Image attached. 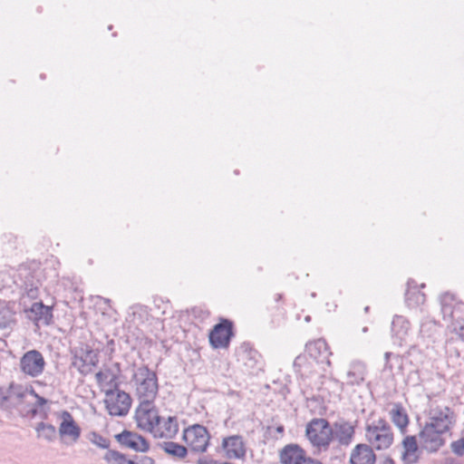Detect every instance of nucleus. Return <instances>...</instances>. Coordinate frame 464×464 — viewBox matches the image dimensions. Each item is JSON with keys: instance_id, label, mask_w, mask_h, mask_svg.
Returning <instances> with one entry per match:
<instances>
[{"instance_id": "obj_1", "label": "nucleus", "mask_w": 464, "mask_h": 464, "mask_svg": "<svg viewBox=\"0 0 464 464\" xmlns=\"http://www.w3.org/2000/svg\"><path fill=\"white\" fill-rule=\"evenodd\" d=\"M140 401H154L159 392V382L156 372L148 365L138 367L131 377Z\"/></svg>"}, {"instance_id": "obj_2", "label": "nucleus", "mask_w": 464, "mask_h": 464, "mask_svg": "<svg viewBox=\"0 0 464 464\" xmlns=\"http://www.w3.org/2000/svg\"><path fill=\"white\" fill-rule=\"evenodd\" d=\"M440 311L445 321H450L452 331L464 338V303L450 293L440 296Z\"/></svg>"}, {"instance_id": "obj_3", "label": "nucleus", "mask_w": 464, "mask_h": 464, "mask_svg": "<svg viewBox=\"0 0 464 464\" xmlns=\"http://www.w3.org/2000/svg\"><path fill=\"white\" fill-rule=\"evenodd\" d=\"M117 377L112 375L108 384L112 388L105 391V407L111 416H126L131 406V398L129 393L119 389Z\"/></svg>"}, {"instance_id": "obj_4", "label": "nucleus", "mask_w": 464, "mask_h": 464, "mask_svg": "<svg viewBox=\"0 0 464 464\" xmlns=\"http://www.w3.org/2000/svg\"><path fill=\"white\" fill-rule=\"evenodd\" d=\"M365 438L368 445L376 450H387L393 442L392 428L382 418L366 424Z\"/></svg>"}, {"instance_id": "obj_5", "label": "nucleus", "mask_w": 464, "mask_h": 464, "mask_svg": "<svg viewBox=\"0 0 464 464\" xmlns=\"http://www.w3.org/2000/svg\"><path fill=\"white\" fill-rule=\"evenodd\" d=\"M306 437L318 450H326L334 439V430L325 419H313L306 426Z\"/></svg>"}, {"instance_id": "obj_6", "label": "nucleus", "mask_w": 464, "mask_h": 464, "mask_svg": "<svg viewBox=\"0 0 464 464\" xmlns=\"http://www.w3.org/2000/svg\"><path fill=\"white\" fill-rule=\"evenodd\" d=\"M99 353L98 350L83 344L72 353L71 366L75 368L81 375L87 376L92 372L93 367L98 366Z\"/></svg>"}, {"instance_id": "obj_7", "label": "nucleus", "mask_w": 464, "mask_h": 464, "mask_svg": "<svg viewBox=\"0 0 464 464\" xmlns=\"http://www.w3.org/2000/svg\"><path fill=\"white\" fill-rule=\"evenodd\" d=\"M153 402L154 401H140L135 411L138 428L150 433H154L155 428L161 422V417Z\"/></svg>"}, {"instance_id": "obj_8", "label": "nucleus", "mask_w": 464, "mask_h": 464, "mask_svg": "<svg viewBox=\"0 0 464 464\" xmlns=\"http://www.w3.org/2000/svg\"><path fill=\"white\" fill-rule=\"evenodd\" d=\"M210 438L208 429L201 424L188 426L183 430L182 433V440L190 450L196 453L207 451Z\"/></svg>"}, {"instance_id": "obj_9", "label": "nucleus", "mask_w": 464, "mask_h": 464, "mask_svg": "<svg viewBox=\"0 0 464 464\" xmlns=\"http://www.w3.org/2000/svg\"><path fill=\"white\" fill-rule=\"evenodd\" d=\"M456 421L454 411L448 406H436L430 409L429 426L440 430L444 433L449 432Z\"/></svg>"}, {"instance_id": "obj_10", "label": "nucleus", "mask_w": 464, "mask_h": 464, "mask_svg": "<svg viewBox=\"0 0 464 464\" xmlns=\"http://www.w3.org/2000/svg\"><path fill=\"white\" fill-rule=\"evenodd\" d=\"M45 365L43 354L37 350L24 353L19 361L20 371L32 378L40 376L44 372Z\"/></svg>"}, {"instance_id": "obj_11", "label": "nucleus", "mask_w": 464, "mask_h": 464, "mask_svg": "<svg viewBox=\"0 0 464 464\" xmlns=\"http://www.w3.org/2000/svg\"><path fill=\"white\" fill-rule=\"evenodd\" d=\"M444 432L425 423L419 432V443L422 450L435 453L446 443Z\"/></svg>"}, {"instance_id": "obj_12", "label": "nucleus", "mask_w": 464, "mask_h": 464, "mask_svg": "<svg viewBox=\"0 0 464 464\" xmlns=\"http://www.w3.org/2000/svg\"><path fill=\"white\" fill-rule=\"evenodd\" d=\"M233 336V323L228 319H221L210 331L209 343L215 349L227 348Z\"/></svg>"}, {"instance_id": "obj_13", "label": "nucleus", "mask_w": 464, "mask_h": 464, "mask_svg": "<svg viewBox=\"0 0 464 464\" xmlns=\"http://www.w3.org/2000/svg\"><path fill=\"white\" fill-rule=\"evenodd\" d=\"M122 448L130 449L136 452L145 453L150 450L149 441L141 435L124 430L114 436Z\"/></svg>"}, {"instance_id": "obj_14", "label": "nucleus", "mask_w": 464, "mask_h": 464, "mask_svg": "<svg viewBox=\"0 0 464 464\" xmlns=\"http://www.w3.org/2000/svg\"><path fill=\"white\" fill-rule=\"evenodd\" d=\"M419 336L427 349L434 348L441 341V325L435 320L426 319L420 324Z\"/></svg>"}, {"instance_id": "obj_15", "label": "nucleus", "mask_w": 464, "mask_h": 464, "mask_svg": "<svg viewBox=\"0 0 464 464\" xmlns=\"http://www.w3.org/2000/svg\"><path fill=\"white\" fill-rule=\"evenodd\" d=\"M221 448L229 459H243L246 454V443L240 435L223 438Z\"/></svg>"}, {"instance_id": "obj_16", "label": "nucleus", "mask_w": 464, "mask_h": 464, "mask_svg": "<svg viewBox=\"0 0 464 464\" xmlns=\"http://www.w3.org/2000/svg\"><path fill=\"white\" fill-rule=\"evenodd\" d=\"M60 418L62 420L59 426L60 436L62 438L69 437L72 442H76L81 437L82 430L80 426L68 411H62Z\"/></svg>"}, {"instance_id": "obj_17", "label": "nucleus", "mask_w": 464, "mask_h": 464, "mask_svg": "<svg viewBox=\"0 0 464 464\" xmlns=\"http://www.w3.org/2000/svg\"><path fill=\"white\" fill-rule=\"evenodd\" d=\"M27 316L36 324L42 323L49 325L53 322V309L51 306L44 304L42 302L34 303L31 307L26 310Z\"/></svg>"}, {"instance_id": "obj_18", "label": "nucleus", "mask_w": 464, "mask_h": 464, "mask_svg": "<svg viewBox=\"0 0 464 464\" xmlns=\"http://www.w3.org/2000/svg\"><path fill=\"white\" fill-rule=\"evenodd\" d=\"M306 349L312 358L317 362H325L327 365H331L329 357L332 355V352H330V348L324 339L320 338L307 343Z\"/></svg>"}, {"instance_id": "obj_19", "label": "nucleus", "mask_w": 464, "mask_h": 464, "mask_svg": "<svg viewBox=\"0 0 464 464\" xmlns=\"http://www.w3.org/2000/svg\"><path fill=\"white\" fill-rule=\"evenodd\" d=\"M366 374V364L362 361L354 360L349 364L345 384L351 387L360 386L364 382Z\"/></svg>"}, {"instance_id": "obj_20", "label": "nucleus", "mask_w": 464, "mask_h": 464, "mask_svg": "<svg viewBox=\"0 0 464 464\" xmlns=\"http://www.w3.org/2000/svg\"><path fill=\"white\" fill-rule=\"evenodd\" d=\"M373 449L364 443L357 444L351 452L350 464H375Z\"/></svg>"}, {"instance_id": "obj_21", "label": "nucleus", "mask_w": 464, "mask_h": 464, "mask_svg": "<svg viewBox=\"0 0 464 464\" xmlns=\"http://www.w3.org/2000/svg\"><path fill=\"white\" fill-rule=\"evenodd\" d=\"M179 432V423L176 416H169L167 419L161 418L160 426L155 428L153 436L155 438L174 439Z\"/></svg>"}, {"instance_id": "obj_22", "label": "nucleus", "mask_w": 464, "mask_h": 464, "mask_svg": "<svg viewBox=\"0 0 464 464\" xmlns=\"http://www.w3.org/2000/svg\"><path fill=\"white\" fill-rule=\"evenodd\" d=\"M334 437L338 440L341 445L348 446L354 436V426L348 421L341 420L334 422Z\"/></svg>"}, {"instance_id": "obj_23", "label": "nucleus", "mask_w": 464, "mask_h": 464, "mask_svg": "<svg viewBox=\"0 0 464 464\" xmlns=\"http://www.w3.org/2000/svg\"><path fill=\"white\" fill-rule=\"evenodd\" d=\"M238 361L249 369L254 370L257 367L260 354L255 350L249 343H243L237 352Z\"/></svg>"}, {"instance_id": "obj_24", "label": "nucleus", "mask_w": 464, "mask_h": 464, "mask_svg": "<svg viewBox=\"0 0 464 464\" xmlns=\"http://www.w3.org/2000/svg\"><path fill=\"white\" fill-rule=\"evenodd\" d=\"M304 450L296 444L286 445L280 452L282 464H301L304 462Z\"/></svg>"}, {"instance_id": "obj_25", "label": "nucleus", "mask_w": 464, "mask_h": 464, "mask_svg": "<svg viewBox=\"0 0 464 464\" xmlns=\"http://www.w3.org/2000/svg\"><path fill=\"white\" fill-rule=\"evenodd\" d=\"M403 452L401 459L404 464H415L419 460L417 451L419 449L415 436H406L402 440Z\"/></svg>"}, {"instance_id": "obj_26", "label": "nucleus", "mask_w": 464, "mask_h": 464, "mask_svg": "<svg viewBox=\"0 0 464 464\" xmlns=\"http://www.w3.org/2000/svg\"><path fill=\"white\" fill-rule=\"evenodd\" d=\"M410 329V322L401 315H395L392 322V333L400 341V344L405 339Z\"/></svg>"}, {"instance_id": "obj_27", "label": "nucleus", "mask_w": 464, "mask_h": 464, "mask_svg": "<svg viewBox=\"0 0 464 464\" xmlns=\"http://www.w3.org/2000/svg\"><path fill=\"white\" fill-rule=\"evenodd\" d=\"M160 447L166 454L179 459H184L188 452L187 447L174 441H163Z\"/></svg>"}, {"instance_id": "obj_28", "label": "nucleus", "mask_w": 464, "mask_h": 464, "mask_svg": "<svg viewBox=\"0 0 464 464\" xmlns=\"http://www.w3.org/2000/svg\"><path fill=\"white\" fill-rule=\"evenodd\" d=\"M391 418L394 425L403 430L409 424V417L401 403H395L390 411Z\"/></svg>"}, {"instance_id": "obj_29", "label": "nucleus", "mask_w": 464, "mask_h": 464, "mask_svg": "<svg viewBox=\"0 0 464 464\" xmlns=\"http://www.w3.org/2000/svg\"><path fill=\"white\" fill-rule=\"evenodd\" d=\"M35 431L39 438H44L45 440L51 442L56 438V429L53 424L41 421L35 426Z\"/></svg>"}, {"instance_id": "obj_30", "label": "nucleus", "mask_w": 464, "mask_h": 464, "mask_svg": "<svg viewBox=\"0 0 464 464\" xmlns=\"http://www.w3.org/2000/svg\"><path fill=\"white\" fill-rule=\"evenodd\" d=\"M103 459L108 464H126L127 456L118 450H108Z\"/></svg>"}, {"instance_id": "obj_31", "label": "nucleus", "mask_w": 464, "mask_h": 464, "mask_svg": "<svg viewBox=\"0 0 464 464\" xmlns=\"http://www.w3.org/2000/svg\"><path fill=\"white\" fill-rule=\"evenodd\" d=\"M88 439L92 444L96 445L97 447L104 450H110L109 448L111 445V441L107 438L99 434L98 432L91 431L88 434Z\"/></svg>"}, {"instance_id": "obj_32", "label": "nucleus", "mask_w": 464, "mask_h": 464, "mask_svg": "<svg viewBox=\"0 0 464 464\" xmlns=\"http://www.w3.org/2000/svg\"><path fill=\"white\" fill-rule=\"evenodd\" d=\"M15 405L13 401L12 395L7 389L0 388V408L4 410L11 409Z\"/></svg>"}, {"instance_id": "obj_33", "label": "nucleus", "mask_w": 464, "mask_h": 464, "mask_svg": "<svg viewBox=\"0 0 464 464\" xmlns=\"http://www.w3.org/2000/svg\"><path fill=\"white\" fill-rule=\"evenodd\" d=\"M7 390L15 404L25 396V392L22 385L11 383Z\"/></svg>"}, {"instance_id": "obj_34", "label": "nucleus", "mask_w": 464, "mask_h": 464, "mask_svg": "<svg viewBox=\"0 0 464 464\" xmlns=\"http://www.w3.org/2000/svg\"><path fill=\"white\" fill-rule=\"evenodd\" d=\"M16 321L13 315H9L8 317L3 316L0 318V330L7 332L9 334L14 326L15 325Z\"/></svg>"}, {"instance_id": "obj_35", "label": "nucleus", "mask_w": 464, "mask_h": 464, "mask_svg": "<svg viewBox=\"0 0 464 464\" xmlns=\"http://www.w3.org/2000/svg\"><path fill=\"white\" fill-rule=\"evenodd\" d=\"M126 464H155V460L149 456L135 455L133 459L127 458Z\"/></svg>"}, {"instance_id": "obj_36", "label": "nucleus", "mask_w": 464, "mask_h": 464, "mask_svg": "<svg viewBox=\"0 0 464 464\" xmlns=\"http://www.w3.org/2000/svg\"><path fill=\"white\" fill-rule=\"evenodd\" d=\"M451 450L457 455V456H463L464 455V437L452 441L450 444Z\"/></svg>"}, {"instance_id": "obj_37", "label": "nucleus", "mask_w": 464, "mask_h": 464, "mask_svg": "<svg viewBox=\"0 0 464 464\" xmlns=\"http://www.w3.org/2000/svg\"><path fill=\"white\" fill-rule=\"evenodd\" d=\"M306 357L304 355H298L295 357L293 366L296 373L303 374L302 367L306 363Z\"/></svg>"}, {"instance_id": "obj_38", "label": "nucleus", "mask_w": 464, "mask_h": 464, "mask_svg": "<svg viewBox=\"0 0 464 464\" xmlns=\"http://www.w3.org/2000/svg\"><path fill=\"white\" fill-rule=\"evenodd\" d=\"M48 412H49L48 408L47 409L40 408L35 405H34L33 408L30 410V413L32 414V416L40 415V417L43 420H46L48 418Z\"/></svg>"}, {"instance_id": "obj_39", "label": "nucleus", "mask_w": 464, "mask_h": 464, "mask_svg": "<svg viewBox=\"0 0 464 464\" xmlns=\"http://www.w3.org/2000/svg\"><path fill=\"white\" fill-rule=\"evenodd\" d=\"M110 374H111V371L110 369H106L104 372L99 371L98 372H96L95 379L97 383L102 384L104 382H106Z\"/></svg>"}, {"instance_id": "obj_40", "label": "nucleus", "mask_w": 464, "mask_h": 464, "mask_svg": "<svg viewBox=\"0 0 464 464\" xmlns=\"http://www.w3.org/2000/svg\"><path fill=\"white\" fill-rule=\"evenodd\" d=\"M30 392L36 399V401L34 405L40 407V408H44V406L48 402L47 399L40 396L38 393H36V392L33 388H31Z\"/></svg>"}, {"instance_id": "obj_41", "label": "nucleus", "mask_w": 464, "mask_h": 464, "mask_svg": "<svg viewBox=\"0 0 464 464\" xmlns=\"http://www.w3.org/2000/svg\"><path fill=\"white\" fill-rule=\"evenodd\" d=\"M393 355L392 353L391 352H386L384 353V359H385V363H384V370H389V371H392V365L390 363V358Z\"/></svg>"}, {"instance_id": "obj_42", "label": "nucleus", "mask_w": 464, "mask_h": 464, "mask_svg": "<svg viewBox=\"0 0 464 464\" xmlns=\"http://www.w3.org/2000/svg\"><path fill=\"white\" fill-rule=\"evenodd\" d=\"M216 462L217 460L208 457H202L197 460V464H216Z\"/></svg>"}, {"instance_id": "obj_43", "label": "nucleus", "mask_w": 464, "mask_h": 464, "mask_svg": "<svg viewBox=\"0 0 464 464\" xmlns=\"http://www.w3.org/2000/svg\"><path fill=\"white\" fill-rule=\"evenodd\" d=\"M301 464H323L320 460L312 459L310 457L304 456V462Z\"/></svg>"}, {"instance_id": "obj_44", "label": "nucleus", "mask_w": 464, "mask_h": 464, "mask_svg": "<svg viewBox=\"0 0 464 464\" xmlns=\"http://www.w3.org/2000/svg\"><path fill=\"white\" fill-rule=\"evenodd\" d=\"M382 464H395V461L389 456L385 457Z\"/></svg>"}, {"instance_id": "obj_45", "label": "nucleus", "mask_w": 464, "mask_h": 464, "mask_svg": "<svg viewBox=\"0 0 464 464\" xmlns=\"http://www.w3.org/2000/svg\"><path fill=\"white\" fill-rule=\"evenodd\" d=\"M445 464H461L460 461L455 459H447Z\"/></svg>"}, {"instance_id": "obj_46", "label": "nucleus", "mask_w": 464, "mask_h": 464, "mask_svg": "<svg viewBox=\"0 0 464 464\" xmlns=\"http://www.w3.org/2000/svg\"><path fill=\"white\" fill-rule=\"evenodd\" d=\"M276 432H278L279 434L282 435L285 431V427L282 424H280L276 427Z\"/></svg>"}, {"instance_id": "obj_47", "label": "nucleus", "mask_w": 464, "mask_h": 464, "mask_svg": "<svg viewBox=\"0 0 464 464\" xmlns=\"http://www.w3.org/2000/svg\"><path fill=\"white\" fill-rule=\"evenodd\" d=\"M334 382H335L336 384H339V385L341 386V388L343 389V386L344 385V383H343V382H339V381H337V380H334Z\"/></svg>"}, {"instance_id": "obj_48", "label": "nucleus", "mask_w": 464, "mask_h": 464, "mask_svg": "<svg viewBox=\"0 0 464 464\" xmlns=\"http://www.w3.org/2000/svg\"><path fill=\"white\" fill-rule=\"evenodd\" d=\"M281 298H282V295L281 294H277L276 296V301H279Z\"/></svg>"}, {"instance_id": "obj_49", "label": "nucleus", "mask_w": 464, "mask_h": 464, "mask_svg": "<svg viewBox=\"0 0 464 464\" xmlns=\"http://www.w3.org/2000/svg\"><path fill=\"white\" fill-rule=\"evenodd\" d=\"M362 332H363V333H367V332H368V327H367V326L363 327V328H362Z\"/></svg>"}, {"instance_id": "obj_50", "label": "nucleus", "mask_w": 464, "mask_h": 464, "mask_svg": "<svg viewBox=\"0 0 464 464\" xmlns=\"http://www.w3.org/2000/svg\"><path fill=\"white\" fill-rule=\"evenodd\" d=\"M273 429H274V428H273L272 426H268V427H267V430H268V431H269V432H272V430H273Z\"/></svg>"}, {"instance_id": "obj_51", "label": "nucleus", "mask_w": 464, "mask_h": 464, "mask_svg": "<svg viewBox=\"0 0 464 464\" xmlns=\"http://www.w3.org/2000/svg\"><path fill=\"white\" fill-rule=\"evenodd\" d=\"M369 309H370V307H369V306H365V308H364V312H365V313H368V312H369Z\"/></svg>"}, {"instance_id": "obj_52", "label": "nucleus", "mask_w": 464, "mask_h": 464, "mask_svg": "<svg viewBox=\"0 0 464 464\" xmlns=\"http://www.w3.org/2000/svg\"><path fill=\"white\" fill-rule=\"evenodd\" d=\"M115 366H117L118 368L120 367V363L119 362H116L115 363Z\"/></svg>"}]
</instances>
